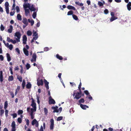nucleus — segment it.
Listing matches in <instances>:
<instances>
[{
    "label": "nucleus",
    "instance_id": "f257e3e1",
    "mask_svg": "<svg viewBox=\"0 0 131 131\" xmlns=\"http://www.w3.org/2000/svg\"><path fill=\"white\" fill-rule=\"evenodd\" d=\"M23 6H24L25 7L28 8L31 11H34L36 10V9L35 8L33 4L29 3H25L23 4Z\"/></svg>",
    "mask_w": 131,
    "mask_h": 131
},
{
    "label": "nucleus",
    "instance_id": "f03ea898",
    "mask_svg": "<svg viewBox=\"0 0 131 131\" xmlns=\"http://www.w3.org/2000/svg\"><path fill=\"white\" fill-rule=\"evenodd\" d=\"M14 38L18 41H20V39L21 36V34L19 32H16L15 34Z\"/></svg>",
    "mask_w": 131,
    "mask_h": 131
},
{
    "label": "nucleus",
    "instance_id": "7ed1b4c3",
    "mask_svg": "<svg viewBox=\"0 0 131 131\" xmlns=\"http://www.w3.org/2000/svg\"><path fill=\"white\" fill-rule=\"evenodd\" d=\"M37 55L36 53H34L32 54V58L31 60V61L33 62H36V60Z\"/></svg>",
    "mask_w": 131,
    "mask_h": 131
},
{
    "label": "nucleus",
    "instance_id": "20e7f679",
    "mask_svg": "<svg viewBox=\"0 0 131 131\" xmlns=\"http://www.w3.org/2000/svg\"><path fill=\"white\" fill-rule=\"evenodd\" d=\"M5 5L6 12L7 14H8L9 13V4L7 2H6L5 4Z\"/></svg>",
    "mask_w": 131,
    "mask_h": 131
},
{
    "label": "nucleus",
    "instance_id": "39448f33",
    "mask_svg": "<svg viewBox=\"0 0 131 131\" xmlns=\"http://www.w3.org/2000/svg\"><path fill=\"white\" fill-rule=\"evenodd\" d=\"M31 124L32 125H35L36 127H38L39 126V123L36 119H34L31 122Z\"/></svg>",
    "mask_w": 131,
    "mask_h": 131
},
{
    "label": "nucleus",
    "instance_id": "423d86ee",
    "mask_svg": "<svg viewBox=\"0 0 131 131\" xmlns=\"http://www.w3.org/2000/svg\"><path fill=\"white\" fill-rule=\"evenodd\" d=\"M49 104H54L56 103L55 101L52 98L51 96H50L49 98Z\"/></svg>",
    "mask_w": 131,
    "mask_h": 131
},
{
    "label": "nucleus",
    "instance_id": "0eeeda50",
    "mask_svg": "<svg viewBox=\"0 0 131 131\" xmlns=\"http://www.w3.org/2000/svg\"><path fill=\"white\" fill-rule=\"evenodd\" d=\"M50 128L51 130H53L54 126V121L53 119H51L50 121Z\"/></svg>",
    "mask_w": 131,
    "mask_h": 131
},
{
    "label": "nucleus",
    "instance_id": "6e6552de",
    "mask_svg": "<svg viewBox=\"0 0 131 131\" xmlns=\"http://www.w3.org/2000/svg\"><path fill=\"white\" fill-rule=\"evenodd\" d=\"M24 9L25 11V14L26 16H28L30 15L29 9H27V7L23 6Z\"/></svg>",
    "mask_w": 131,
    "mask_h": 131
},
{
    "label": "nucleus",
    "instance_id": "1a4fd4ad",
    "mask_svg": "<svg viewBox=\"0 0 131 131\" xmlns=\"http://www.w3.org/2000/svg\"><path fill=\"white\" fill-rule=\"evenodd\" d=\"M33 36H34L33 39L34 40H37L38 38V34H37L36 31H35L34 30L33 31Z\"/></svg>",
    "mask_w": 131,
    "mask_h": 131
},
{
    "label": "nucleus",
    "instance_id": "9d476101",
    "mask_svg": "<svg viewBox=\"0 0 131 131\" xmlns=\"http://www.w3.org/2000/svg\"><path fill=\"white\" fill-rule=\"evenodd\" d=\"M58 107L57 106H52L51 107V108L54 110V111H53V113L56 112V113H58L59 112V110L58 109Z\"/></svg>",
    "mask_w": 131,
    "mask_h": 131
},
{
    "label": "nucleus",
    "instance_id": "9b49d317",
    "mask_svg": "<svg viewBox=\"0 0 131 131\" xmlns=\"http://www.w3.org/2000/svg\"><path fill=\"white\" fill-rule=\"evenodd\" d=\"M11 126L12 127L11 131H15V125L14 121H13L12 123Z\"/></svg>",
    "mask_w": 131,
    "mask_h": 131
},
{
    "label": "nucleus",
    "instance_id": "f8f14e48",
    "mask_svg": "<svg viewBox=\"0 0 131 131\" xmlns=\"http://www.w3.org/2000/svg\"><path fill=\"white\" fill-rule=\"evenodd\" d=\"M27 40V37L25 35H24L23 37V43L24 45H25L26 43V41Z\"/></svg>",
    "mask_w": 131,
    "mask_h": 131
},
{
    "label": "nucleus",
    "instance_id": "ddd939ff",
    "mask_svg": "<svg viewBox=\"0 0 131 131\" xmlns=\"http://www.w3.org/2000/svg\"><path fill=\"white\" fill-rule=\"evenodd\" d=\"M44 82L45 83V87L47 90H48L49 89L48 85L49 82L47 81L45 79H44Z\"/></svg>",
    "mask_w": 131,
    "mask_h": 131
},
{
    "label": "nucleus",
    "instance_id": "4468645a",
    "mask_svg": "<svg viewBox=\"0 0 131 131\" xmlns=\"http://www.w3.org/2000/svg\"><path fill=\"white\" fill-rule=\"evenodd\" d=\"M31 105L33 107V108L36 109V103H35L34 100L33 99H32Z\"/></svg>",
    "mask_w": 131,
    "mask_h": 131
},
{
    "label": "nucleus",
    "instance_id": "2eb2a0df",
    "mask_svg": "<svg viewBox=\"0 0 131 131\" xmlns=\"http://www.w3.org/2000/svg\"><path fill=\"white\" fill-rule=\"evenodd\" d=\"M37 84L38 86L42 85L43 84V82L42 80L38 79L37 80Z\"/></svg>",
    "mask_w": 131,
    "mask_h": 131
},
{
    "label": "nucleus",
    "instance_id": "dca6fc26",
    "mask_svg": "<svg viewBox=\"0 0 131 131\" xmlns=\"http://www.w3.org/2000/svg\"><path fill=\"white\" fill-rule=\"evenodd\" d=\"M23 51L25 54L27 56L29 55V52L26 48H24L23 49Z\"/></svg>",
    "mask_w": 131,
    "mask_h": 131
},
{
    "label": "nucleus",
    "instance_id": "f3484780",
    "mask_svg": "<svg viewBox=\"0 0 131 131\" xmlns=\"http://www.w3.org/2000/svg\"><path fill=\"white\" fill-rule=\"evenodd\" d=\"M81 97V96L80 95V94L78 92L76 93V94L74 97V99H76L77 100H78Z\"/></svg>",
    "mask_w": 131,
    "mask_h": 131
},
{
    "label": "nucleus",
    "instance_id": "a211bd4d",
    "mask_svg": "<svg viewBox=\"0 0 131 131\" xmlns=\"http://www.w3.org/2000/svg\"><path fill=\"white\" fill-rule=\"evenodd\" d=\"M22 21L24 24L26 25H28V22L27 19L26 18H23Z\"/></svg>",
    "mask_w": 131,
    "mask_h": 131
},
{
    "label": "nucleus",
    "instance_id": "6ab92c4d",
    "mask_svg": "<svg viewBox=\"0 0 131 131\" xmlns=\"http://www.w3.org/2000/svg\"><path fill=\"white\" fill-rule=\"evenodd\" d=\"M81 107L83 110H86V108H88L89 106L85 105H83L82 104H80Z\"/></svg>",
    "mask_w": 131,
    "mask_h": 131
},
{
    "label": "nucleus",
    "instance_id": "aec40b11",
    "mask_svg": "<svg viewBox=\"0 0 131 131\" xmlns=\"http://www.w3.org/2000/svg\"><path fill=\"white\" fill-rule=\"evenodd\" d=\"M0 80L1 82H2L3 80V72L2 71L0 72Z\"/></svg>",
    "mask_w": 131,
    "mask_h": 131
},
{
    "label": "nucleus",
    "instance_id": "412c9836",
    "mask_svg": "<svg viewBox=\"0 0 131 131\" xmlns=\"http://www.w3.org/2000/svg\"><path fill=\"white\" fill-rule=\"evenodd\" d=\"M127 9L128 10L130 11L131 9V7H130L131 6V2H128L127 5Z\"/></svg>",
    "mask_w": 131,
    "mask_h": 131
},
{
    "label": "nucleus",
    "instance_id": "4be33fe9",
    "mask_svg": "<svg viewBox=\"0 0 131 131\" xmlns=\"http://www.w3.org/2000/svg\"><path fill=\"white\" fill-rule=\"evenodd\" d=\"M13 30V26L11 25L9 26V28L8 30V33H11L12 32Z\"/></svg>",
    "mask_w": 131,
    "mask_h": 131
},
{
    "label": "nucleus",
    "instance_id": "5701e85b",
    "mask_svg": "<svg viewBox=\"0 0 131 131\" xmlns=\"http://www.w3.org/2000/svg\"><path fill=\"white\" fill-rule=\"evenodd\" d=\"M105 3L104 1H102V2L99 1L98 4L100 6H102Z\"/></svg>",
    "mask_w": 131,
    "mask_h": 131
},
{
    "label": "nucleus",
    "instance_id": "b1692460",
    "mask_svg": "<svg viewBox=\"0 0 131 131\" xmlns=\"http://www.w3.org/2000/svg\"><path fill=\"white\" fill-rule=\"evenodd\" d=\"M67 8L69 9H72L74 10H75L76 9L74 7L70 5L68 6Z\"/></svg>",
    "mask_w": 131,
    "mask_h": 131
},
{
    "label": "nucleus",
    "instance_id": "393cba45",
    "mask_svg": "<svg viewBox=\"0 0 131 131\" xmlns=\"http://www.w3.org/2000/svg\"><path fill=\"white\" fill-rule=\"evenodd\" d=\"M17 18L18 20L21 21L22 20L21 16L19 14H18L17 15Z\"/></svg>",
    "mask_w": 131,
    "mask_h": 131
},
{
    "label": "nucleus",
    "instance_id": "a878e982",
    "mask_svg": "<svg viewBox=\"0 0 131 131\" xmlns=\"http://www.w3.org/2000/svg\"><path fill=\"white\" fill-rule=\"evenodd\" d=\"M13 79L14 78L13 76L11 75L9 77L8 80L9 81H12Z\"/></svg>",
    "mask_w": 131,
    "mask_h": 131
},
{
    "label": "nucleus",
    "instance_id": "bb28decb",
    "mask_svg": "<svg viewBox=\"0 0 131 131\" xmlns=\"http://www.w3.org/2000/svg\"><path fill=\"white\" fill-rule=\"evenodd\" d=\"M6 57L7 58V61L9 62L11 60V58L9 54L8 53L6 54Z\"/></svg>",
    "mask_w": 131,
    "mask_h": 131
},
{
    "label": "nucleus",
    "instance_id": "cd10ccee",
    "mask_svg": "<svg viewBox=\"0 0 131 131\" xmlns=\"http://www.w3.org/2000/svg\"><path fill=\"white\" fill-rule=\"evenodd\" d=\"M117 19V18L115 17V16H112L110 19V21L112 22Z\"/></svg>",
    "mask_w": 131,
    "mask_h": 131
},
{
    "label": "nucleus",
    "instance_id": "c85d7f7f",
    "mask_svg": "<svg viewBox=\"0 0 131 131\" xmlns=\"http://www.w3.org/2000/svg\"><path fill=\"white\" fill-rule=\"evenodd\" d=\"M56 57L57 59L60 60H61L63 59V58L61 56H60L58 54H57L56 55Z\"/></svg>",
    "mask_w": 131,
    "mask_h": 131
},
{
    "label": "nucleus",
    "instance_id": "c756f323",
    "mask_svg": "<svg viewBox=\"0 0 131 131\" xmlns=\"http://www.w3.org/2000/svg\"><path fill=\"white\" fill-rule=\"evenodd\" d=\"M31 87V84L29 83L28 82L26 85V88L28 89H30Z\"/></svg>",
    "mask_w": 131,
    "mask_h": 131
},
{
    "label": "nucleus",
    "instance_id": "7c9ffc66",
    "mask_svg": "<svg viewBox=\"0 0 131 131\" xmlns=\"http://www.w3.org/2000/svg\"><path fill=\"white\" fill-rule=\"evenodd\" d=\"M25 83L26 82L25 80H23V82L22 83V86L23 87V89H24V88L25 85Z\"/></svg>",
    "mask_w": 131,
    "mask_h": 131
},
{
    "label": "nucleus",
    "instance_id": "2f4dec72",
    "mask_svg": "<svg viewBox=\"0 0 131 131\" xmlns=\"http://www.w3.org/2000/svg\"><path fill=\"white\" fill-rule=\"evenodd\" d=\"M21 118L19 117L18 118L17 121L18 122L20 123H21L22 121V120L21 119V118L23 117V116L22 115H21Z\"/></svg>",
    "mask_w": 131,
    "mask_h": 131
},
{
    "label": "nucleus",
    "instance_id": "473e14b6",
    "mask_svg": "<svg viewBox=\"0 0 131 131\" xmlns=\"http://www.w3.org/2000/svg\"><path fill=\"white\" fill-rule=\"evenodd\" d=\"M8 106V103L7 101H6L5 102L4 104V108L6 110V108Z\"/></svg>",
    "mask_w": 131,
    "mask_h": 131
},
{
    "label": "nucleus",
    "instance_id": "72a5a7b5",
    "mask_svg": "<svg viewBox=\"0 0 131 131\" xmlns=\"http://www.w3.org/2000/svg\"><path fill=\"white\" fill-rule=\"evenodd\" d=\"M75 3L76 4L78 5L79 6H83V4L82 3H80L79 2H75Z\"/></svg>",
    "mask_w": 131,
    "mask_h": 131
},
{
    "label": "nucleus",
    "instance_id": "f704fd0d",
    "mask_svg": "<svg viewBox=\"0 0 131 131\" xmlns=\"http://www.w3.org/2000/svg\"><path fill=\"white\" fill-rule=\"evenodd\" d=\"M36 109L32 108L31 109V113L30 114H33L34 112H35L36 111Z\"/></svg>",
    "mask_w": 131,
    "mask_h": 131
},
{
    "label": "nucleus",
    "instance_id": "c9c22d12",
    "mask_svg": "<svg viewBox=\"0 0 131 131\" xmlns=\"http://www.w3.org/2000/svg\"><path fill=\"white\" fill-rule=\"evenodd\" d=\"M73 18L75 20H77L78 18L77 16L75 15H72Z\"/></svg>",
    "mask_w": 131,
    "mask_h": 131
},
{
    "label": "nucleus",
    "instance_id": "e433bc0d",
    "mask_svg": "<svg viewBox=\"0 0 131 131\" xmlns=\"http://www.w3.org/2000/svg\"><path fill=\"white\" fill-rule=\"evenodd\" d=\"M0 28L2 31H3L5 29V27L2 24L1 25Z\"/></svg>",
    "mask_w": 131,
    "mask_h": 131
},
{
    "label": "nucleus",
    "instance_id": "4c0bfd02",
    "mask_svg": "<svg viewBox=\"0 0 131 131\" xmlns=\"http://www.w3.org/2000/svg\"><path fill=\"white\" fill-rule=\"evenodd\" d=\"M73 13V11L72 10H70L68 12V14H67V15H72Z\"/></svg>",
    "mask_w": 131,
    "mask_h": 131
},
{
    "label": "nucleus",
    "instance_id": "58836bf2",
    "mask_svg": "<svg viewBox=\"0 0 131 131\" xmlns=\"http://www.w3.org/2000/svg\"><path fill=\"white\" fill-rule=\"evenodd\" d=\"M32 34L30 30H28L27 32V34L28 36H31Z\"/></svg>",
    "mask_w": 131,
    "mask_h": 131
},
{
    "label": "nucleus",
    "instance_id": "ea45409f",
    "mask_svg": "<svg viewBox=\"0 0 131 131\" xmlns=\"http://www.w3.org/2000/svg\"><path fill=\"white\" fill-rule=\"evenodd\" d=\"M36 12H34L32 14V16L34 18H35L36 16Z\"/></svg>",
    "mask_w": 131,
    "mask_h": 131
},
{
    "label": "nucleus",
    "instance_id": "a19ab883",
    "mask_svg": "<svg viewBox=\"0 0 131 131\" xmlns=\"http://www.w3.org/2000/svg\"><path fill=\"white\" fill-rule=\"evenodd\" d=\"M63 117L62 116H60L58 117L57 119V121H59L62 119Z\"/></svg>",
    "mask_w": 131,
    "mask_h": 131
},
{
    "label": "nucleus",
    "instance_id": "79ce46f5",
    "mask_svg": "<svg viewBox=\"0 0 131 131\" xmlns=\"http://www.w3.org/2000/svg\"><path fill=\"white\" fill-rule=\"evenodd\" d=\"M8 48L10 50H12L13 48V45L12 44L10 45L9 46Z\"/></svg>",
    "mask_w": 131,
    "mask_h": 131
},
{
    "label": "nucleus",
    "instance_id": "37998d69",
    "mask_svg": "<svg viewBox=\"0 0 131 131\" xmlns=\"http://www.w3.org/2000/svg\"><path fill=\"white\" fill-rule=\"evenodd\" d=\"M26 67L27 70H28L30 67V64L29 63H27L26 65Z\"/></svg>",
    "mask_w": 131,
    "mask_h": 131
},
{
    "label": "nucleus",
    "instance_id": "c03bdc74",
    "mask_svg": "<svg viewBox=\"0 0 131 131\" xmlns=\"http://www.w3.org/2000/svg\"><path fill=\"white\" fill-rule=\"evenodd\" d=\"M84 102V100L83 99H81L79 101V103L80 104L81 103H83Z\"/></svg>",
    "mask_w": 131,
    "mask_h": 131
},
{
    "label": "nucleus",
    "instance_id": "a18cd8bd",
    "mask_svg": "<svg viewBox=\"0 0 131 131\" xmlns=\"http://www.w3.org/2000/svg\"><path fill=\"white\" fill-rule=\"evenodd\" d=\"M20 41H18L17 40H12V42L14 44H15L17 42H19Z\"/></svg>",
    "mask_w": 131,
    "mask_h": 131
},
{
    "label": "nucleus",
    "instance_id": "49530a36",
    "mask_svg": "<svg viewBox=\"0 0 131 131\" xmlns=\"http://www.w3.org/2000/svg\"><path fill=\"white\" fill-rule=\"evenodd\" d=\"M12 40V39H10V38L9 37H7V40L8 42H11Z\"/></svg>",
    "mask_w": 131,
    "mask_h": 131
},
{
    "label": "nucleus",
    "instance_id": "de8ad7c7",
    "mask_svg": "<svg viewBox=\"0 0 131 131\" xmlns=\"http://www.w3.org/2000/svg\"><path fill=\"white\" fill-rule=\"evenodd\" d=\"M23 111L22 110H19L18 111V114L20 115L21 114L23 113Z\"/></svg>",
    "mask_w": 131,
    "mask_h": 131
},
{
    "label": "nucleus",
    "instance_id": "09e8293b",
    "mask_svg": "<svg viewBox=\"0 0 131 131\" xmlns=\"http://www.w3.org/2000/svg\"><path fill=\"white\" fill-rule=\"evenodd\" d=\"M16 10L17 12V13H18L20 11V9L19 7L18 6H16Z\"/></svg>",
    "mask_w": 131,
    "mask_h": 131
},
{
    "label": "nucleus",
    "instance_id": "8fccbe9b",
    "mask_svg": "<svg viewBox=\"0 0 131 131\" xmlns=\"http://www.w3.org/2000/svg\"><path fill=\"white\" fill-rule=\"evenodd\" d=\"M17 79H18L19 80L20 82H21L22 81V78L20 76H18L17 77Z\"/></svg>",
    "mask_w": 131,
    "mask_h": 131
},
{
    "label": "nucleus",
    "instance_id": "3c124183",
    "mask_svg": "<svg viewBox=\"0 0 131 131\" xmlns=\"http://www.w3.org/2000/svg\"><path fill=\"white\" fill-rule=\"evenodd\" d=\"M4 110H1L0 111V115L2 116L4 113Z\"/></svg>",
    "mask_w": 131,
    "mask_h": 131
},
{
    "label": "nucleus",
    "instance_id": "603ef678",
    "mask_svg": "<svg viewBox=\"0 0 131 131\" xmlns=\"http://www.w3.org/2000/svg\"><path fill=\"white\" fill-rule=\"evenodd\" d=\"M30 23H31V26H32L34 24V21L33 19H31Z\"/></svg>",
    "mask_w": 131,
    "mask_h": 131
},
{
    "label": "nucleus",
    "instance_id": "864d4df0",
    "mask_svg": "<svg viewBox=\"0 0 131 131\" xmlns=\"http://www.w3.org/2000/svg\"><path fill=\"white\" fill-rule=\"evenodd\" d=\"M44 112L45 114H47L48 113V110L45 108H44Z\"/></svg>",
    "mask_w": 131,
    "mask_h": 131
},
{
    "label": "nucleus",
    "instance_id": "5fc2aeb1",
    "mask_svg": "<svg viewBox=\"0 0 131 131\" xmlns=\"http://www.w3.org/2000/svg\"><path fill=\"white\" fill-rule=\"evenodd\" d=\"M0 60L2 61L3 60L4 57L2 55H0Z\"/></svg>",
    "mask_w": 131,
    "mask_h": 131
},
{
    "label": "nucleus",
    "instance_id": "6e6d98bb",
    "mask_svg": "<svg viewBox=\"0 0 131 131\" xmlns=\"http://www.w3.org/2000/svg\"><path fill=\"white\" fill-rule=\"evenodd\" d=\"M8 111L7 110H5V114L6 117L8 116Z\"/></svg>",
    "mask_w": 131,
    "mask_h": 131
},
{
    "label": "nucleus",
    "instance_id": "4d7b16f0",
    "mask_svg": "<svg viewBox=\"0 0 131 131\" xmlns=\"http://www.w3.org/2000/svg\"><path fill=\"white\" fill-rule=\"evenodd\" d=\"M38 131H43V127L42 126H41L40 129Z\"/></svg>",
    "mask_w": 131,
    "mask_h": 131
},
{
    "label": "nucleus",
    "instance_id": "13d9d810",
    "mask_svg": "<svg viewBox=\"0 0 131 131\" xmlns=\"http://www.w3.org/2000/svg\"><path fill=\"white\" fill-rule=\"evenodd\" d=\"M84 92L85 93L86 95H88L89 94V93L88 92V91L87 90L85 91Z\"/></svg>",
    "mask_w": 131,
    "mask_h": 131
},
{
    "label": "nucleus",
    "instance_id": "bf43d9fd",
    "mask_svg": "<svg viewBox=\"0 0 131 131\" xmlns=\"http://www.w3.org/2000/svg\"><path fill=\"white\" fill-rule=\"evenodd\" d=\"M37 103L39 104L40 102L39 100V97L38 96H37Z\"/></svg>",
    "mask_w": 131,
    "mask_h": 131
},
{
    "label": "nucleus",
    "instance_id": "052dcab7",
    "mask_svg": "<svg viewBox=\"0 0 131 131\" xmlns=\"http://www.w3.org/2000/svg\"><path fill=\"white\" fill-rule=\"evenodd\" d=\"M40 22H39V21L38 22L37 24V25H36V26H37L38 27H39L40 26Z\"/></svg>",
    "mask_w": 131,
    "mask_h": 131
},
{
    "label": "nucleus",
    "instance_id": "680f3d73",
    "mask_svg": "<svg viewBox=\"0 0 131 131\" xmlns=\"http://www.w3.org/2000/svg\"><path fill=\"white\" fill-rule=\"evenodd\" d=\"M49 50V48L48 47H46L44 48V51H48Z\"/></svg>",
    "mask_w": 131,
    "mask_h": 131
},
{
    "label": "nucleus",
    "instance_id": "e2e57ef3",
    "mask_svg": "<svg viewBox=\"0 0 131 131\" xmlns=\"http://www.w3.org/2000/svg\"><path fill=\"white\" fill-rule=\"evenodd\" d=\"M14 13H15V12L14 11L13 12H10V14L11 16H12L14 15Z\"/></svg>",
    "mask_w": 131,
    "mask_h": 131
},
{
    "label": "nucleus",
    "instance_id": "0e129e2a",
    "mask_svg": "<svg viewBox=\"0 0 131 131\" xmlns=\"http://www.w3.org/2000/svg\"><path fill=\"white\" fill-rule=\"evenodd\" d=\"M10 94L12 96V98L14 97V93L13 92H11Z\"/></svg>",
    "mask_w": 131,
    "mask_h": 131
},
{
    "label": "nucleus",
    "instance_id": "69168bd1",
    "mask_svg": "<svg viewBox=\"0 0 131 131\" xmlns=\"http://www.w3.org/2000/svg\"><path fill=\"white\" fill-rule=\"evenodd\" d=\"M16 51H17L18 53H20V51L18 48H16L15 49Z\"/></svg>",
    "mask_w": 131,
    "mask_h": 131
},
{
    "label": "nucleus",
    "instance_id": "338daca9",
    "mask_svg": "<svg viewBox=\"0 0 131 131\" xmlns=\"http://www.w3.org/2000/svg\"><path fill=\"white\" fill-rule=\"evenodd\" d=\"M26 122L27 125H29V120L28 119H27L26 120Z\"/></svg>",
    "mask_w": 131,
    "mask_h": 131
},
{
    "label": "nucleus",
    "instance_id": "774afa93",
    "mask_svg": "<svg viewBox=\"0 0 131 131\" xmlns=\"http://www.w3.org/2000/svg\"><path fill=\"white\" fill-rule=\"evenodd\" d=\"M111 15L112 16H114V13L113 12H112L111 13Z\"/></svg>",
    "mask_w": 131,
    "mask_h": 131
}]
</instances>
